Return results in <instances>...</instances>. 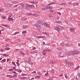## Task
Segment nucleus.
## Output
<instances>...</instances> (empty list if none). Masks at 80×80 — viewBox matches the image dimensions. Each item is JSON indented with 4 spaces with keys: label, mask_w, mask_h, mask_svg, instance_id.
I'll use <instances>...</instances> for the list:
<instances>
[{
    "label": "nucleus",
    "mask_w": 80,
    "mask_h": 80,
    "mask_svg": "<svg viewBox=\"0 0 80 80\" xmlns=\"http://www.w3.org/2000/svg\"><path fill=\"white\" fill-rule=\"evenodd\" d=\"M37 22L38 23H40V24H41V25H43L44 24V25L48 28H49V27H50V25L46 23H43V21L42 20H39Z\"/></svg>",
    "instance_id": "f257e3e1"
},
{
    "label": "nucleus",
    "mask_w": 80,
    "mask_h": 80,
    "mask_svg": "<svg viewBox=\"0 0 80 80\" xmlns=\"http://www.w3.org/2000/svg\"><path fill=\"white\" fill-rule=\"evenodd\" d=\"M79 53V52L77 51V50H74L72 52V54L73 56H74V55H76L77 54H78Z\"/></svg>",
    "instance_id": "f03ea898"
},
{
    "label": "nucleus",
    "mask_w": 80,
    "mask_h": 80,
    "mask_svg": "<svg viewBox=\"0 0 80 80\" xmlns=\"http://www.w3.org/2000/svg\"><path fill=\"white\" fill-rule=\"evenodd\" d=\"M54 30H57V31H58V32H60V28H59V27H54Z\"/></svg>",
    "instance_id": "7ed1b4c3"
},
{
    "label": "nucleus",
    "mask_w": 80,
    "mask_h": 80,
    "mask_svg": "<svg viewBox=\"0 0 80 80\" xmlns=\"http://www.w3.org/2000/svg\"><path fill=\"white\" fill-rule=\"evenodd\" d=\"M12 4L9 3L6 4L5 5V7H9L12 6Z\"/></svg>",
    "instance_id": "20e7f679"
},
{
    "label": "nucleus",
    "mask_w": 80,
    "mask_h": 80,
    "mask_svg": "<svg viewBox=\"0 0 80 80\" xmlns=\"http://www.w3.org/2000/svg\"><path fill=\"white\" fill-rule=\"evenodd\" d=\"M2 26H3V27H6V28H8L10 27V26H8V25H5V24H2Z\"/></svg>",
    "instance_id": "39448f33"
},
{
    "label": "nucleus",
    "mask_w": 80,
    "mask_h": 80,
    "mask_svg": "<svg viewBox=\"0 0 80 80\" xmlns=\"http://www.w3.org/2000/svg\"><path fill=\"white\" fill-rule=\"evenodd\" d=\"M34 25L36 27H37L38 28H41V26L40 25H39L38 24H35Z\"/></svg>",
    "instance_id": "423d86ee"
},
{
    "label": "nucleus",
    "mask_w": 80,
    "mask_h": 80,
    "mask_svg": "<svg viewBox=\"0 0 80 80\" xmlns=\"http://www.w3.org/2000/svg\"><path fill=\"white\" fill-rule=\"evenodd\" d=\"M26 8H27V6L28 7H30V8H32V5L28 4H25Z\"/></svg>",
    "instance_id": "0eeeda50"
},
{
    "label": "nucleus",
    "mask_w": 80,
    "mask_h": 80,
    "mask_svg": "<svg viewBox=\"0 0 80 80\" xmlns=\"http://www.w3.org/2000/svg\"><path fill=\"white\" fill-rule=\"evenodd\" d=\"M70 31H71L72 32H74V31H75V29L71 28L70 29Z\"/></svg>",
    "instance_id": "6e6552de"
},
{
    "label": "nucleus",
    "mask_w": 80,
    "mask_h": 80,
    "mask_svg": "<svg viewBox=\"0 0 80 80\" xmlns=\"http://www.w3.org/2000/svg\"><path fill=\"white\" fill-rule=\"evenodd\" d=\"M20 5L21 6L22 8H25V4H24L23 3H20Z\"/></svg>",
    "instance_id": "1a4fd4ad"
},
{
    "label": "nucleus",
    "mask_w": 80,
    "mask_h": 80,
    "mask_svg": "<svg viewBox=\"0 0 80 80\" xmlns=\"http://www.w3.org/2000/svg\"><path fill=\"white\" fill-rule=\"evenodd\" d=\"M68 63V64H69V65H70V66H72V67L73 66V63L72 62H70Z\"/></svg>",
    "instance_id": "9d476101"
},
{
    "label": "nucleus",
    "mask_w": 80,
    "mask_h": 80,
    "mask_svg": "<svg viewBox=\"0 0 80 80\" xmlns=\"http://www.w3.org/2000/svg\"><path fill=\"white\" fill-rule=\"evenodd\" d=\"M32 15H33L34 17H38L39 15L38 13L33 14Z\"/></svg>",
    "instance_id": "9b49d317"
},
{
    "label": "nucleus",
    "mask_w": 80,
    "mask_h": 80,
    "mask_svg": "<svg viewBox=\"0 0 80 80\" xmlns=\"http://www.w3.org/2000/svg\"><path fill=\"white\" fill-rule=\"evenodd\" d=\"M73 4L74 5H75V6H77L78 5V3L77 2H74L73 3Z\"/></svg>",
    "instance_id": "f8f14e48"
},
{
    "label": "nucleus",
    "mask_w": 80,
    "mask_h": 80,
    "mask_svg": "<svg viewBox=\"0 0 80 80\" xmlns=\"http://www.w3.org/2000/svg\"><path fill=\"white\" fill-rule=\"evenodd\" d=\"M8 20H8V22H10V21H13V18H9V19H8Z\"/></svg>",
    "instance_id": "ddd939ff"
},
{
    "label": "nucleus",
    "mask_w": 80,
    "mask_h": 80,
    "mask_svg": "<svg viewBox=\"0 0 80 80\" xmlns=\"http://www.w3.org/2000/svg\"><path fill=\"white\" fill-rule=\"evenodd\" d=\"M27 26L26 25H24L23 26V28L24 29H25L27 28Z\"/></svg>",
    "instance_id": "4468645a"
},
{
    "label": "nucleus",
    "mask_w": 80,
    "mask_h": 80,
    "mask_svg": "<svg viewBox=\"0 0 80 80\" xmlns=\"http://www.w3.org/2000/svg\"><path fill=\"white\" fill-rule=\"evenodd\" d=\"M42 10H48V9L47 8H42Z\"/></svg>",
    "instance_id": "2eb2a0df"
},
{
    "label": "nucleus",
    "mask_w": 80,
    "mask_h": 80,
    "mask_svg": "<svg viewBox=\"0 0 80 80\" xmlns=\"http://www.w3.org/2000/svg\"><path fill=\"white\" fill-rule=\"evenodd\" d=\"M69 61H67V60H66L65 61V63H66L67 64H68V62H69Z\"/></svg>",
    "instance_id": "dca6fc26"
},
{
    "label": "nucleus",
    "mask_w": 80,
    "mask_h": 80,
    "mask_svg": "<svg viewBox=\"0 0 80 80\" xmlns=\"http://www.w3.org/2000/svg\"><path fill=\"white\" fill-rule=\"evenodd\" d=\"M6 61V59H3L1 61V62H2L3 63H4V62H5Z\"/></svg>",
    "instance_id": "f3484780"
},
{
    "label": "nucleus",
    "mask_w": 80,
    "mask_h": 80,
    "mask_svg": "<svg viewBox=\"0 0 80 80\" xmlns=\"http://www.w3.org/2000/svg\"><path fill=\"white\" fill-rule=\"evenodd\" d=\"M65 45L67 46H68V47H70V45H68V43H65Z\"/></svg>",
    "instance_id": "a211bd4d"
},
{
    "label": "nucleus",
    "mask_w": 80,
    "mask_h": 80,
    "mask_svg": "<svg viewBox=\"0 0 80 80\" xmlns=\"http://www.w3.org/2000/svg\"><path fill=\"white\" fill-rule=\"evenodd\" d=\"M60 45L61 46H62V47H63V46H64V43L63 42H62L61 43Z\"/></svg>",
    "instance_id": "6ab92c4d"
},
{
    "label": "nucleus",
    "mask_w": 80,
    "mask_h": 80,
    "mask_svg": "<svg viewBox=\"0 0 80 80\" xmlns=\"http://www.w3.org/2000/svg\"><path fill=\"white\" fill-rule=\"evenodd\" d=\"M36 38H43V36H37L36 37Z\"/></svg>",
    "instance_id": "aec40b11"
},
{
    "label": "nucleus",
    "mask_w": 80,
    "mask_h": 80,
    "mask_svg": "<svg viewBox=\"0 0 80 80\" xmlns=\"http://www.w3.org/2000/svg\"><path fill=\"white\" fill-rule=\"evenodd\" d=\"M50 63L52 64H54V63H55V62L53 61H51L50 62Z\"/></svg>",
    "instance_id": "412c9836"
},
{
    "label": "nucleus",
    "mask_w": 80,
    "mask_h": 80,
    "mask_svg": "<svg viewBox=\"0 0 80 80\" xmlns=\"http://www.w3.org/2000/svg\"><path fill=\"white\" fill-rule=\"evenodd\" d=\"M43 33H44L45 35H49V34L48 33L44 32Z\"/></svg>",
    "instance_id": "4be33fe9"
},
{
    "label": "nucleus",
    "mask_w": 80,
    "mask_h": 80,
    "mask_svg": "<svg viewBox=\"0 0 80 80\" xmlns=\"http://www.w3.org/2000/svg\"><path fill=\"white\" fill-rule=\"evenodd\" d=\"M21 54L23 55V56H25V54L22 52H21Z\"/></svg>",
    "instance_id": "5701e85b"
},
{
    "label": "nucleus",
    "mask_w": 80,
    "mask_h": 80,
    "mask_svg": "<svg viewBox=\"0 0 80 80\" xmlns=\"http://www.w3.org/2000/svg\"><path fill=\"white\" fill-rule=\"evenodd\" d=\"M26 31H23L22 32V35H23L24 34H26Z\"/></svg>",
    "instance_id": "b1692460"
},
{
    "label": "nucleus",
    "mask_w": 80,
    "mask_h": 80,
    "mask_svg": "<svg viewBox=\"0 0 80 80\" xmlns=\"http://www.w3.org/2000/svg\"><path fill=\"white\" fill-rule=\"evenodd\" d=\"M2 55L3 56H5V57H8V55L7 54H4Z\"/></svg>",
    "instance_id": "393cba45"
},
{
    "label": "nucleus",
    "mask_w": 80,
    "mask_h": 80,
    "mask_svg": "<svg viewBox=\"0 0 80 80\" xmlns=\"http://www.w3.org/2000/svg\"><path fill=\"white\" fill-rule=\"evenodd\" d=\"M11 17H12V15L9 14V16L8 19H10V18H11Z\"/></svg>",
    "instance_id": "a878e982"
},
{
    "label": "nucleus",
    "mask_w": 80,
    "mask_h": 80,
    "mask_svg": "<svg viewBox=\"0 0 80 80\" xmlns=\"http://www.w3.org/2000/svg\"><path fill=\"white\" fill-rule=\"evenodd\" d=\"M28 63L29 64H30V65H33V62L31 61H30L28 62Z\"/></svg>",
    "instance_id": "bb28decb"
},
{
    "label": "nucleus",
    "mask_w": 80,
    "mask_h": 80,
    "mask_svg": "<svg viewBox=\"0 0 80 80\" xmlns=\"http://www.w3.org/2000/svg\"><path fill=\"white\" fill-rule=\"evenodd\" d=\"M69 54L68 55H72V52H69Z\"/></svg>",
    "instance_id": "cd10ccee"
},
{
    "label": "nucleus",
    "mask_w": 80,
    "mask_h": 80,
    "mask_svg": "<svg viewBox=\"0 0 80 80\" xmlns=\"http://www.w3.org/2000/svg\"><path fill=\"white\" fill-rule=\"evenodd\" d=\"M36 77L37 78H38H38H40V76H37Z\"/></svg>",
    "instance_id": "c85d7f7f"
},
{
    "label": "nucleus",
    "mask_w": 80,
    "mask_h": 80,
    "mask_svg": "<svg viewBox=\"0 0 80 80\" xmlns=\"http://www.w3.org/2000/svg\"><path fill=\"white\" fill-rule=\"evenodd\" d=\"M17 77V75L15 74L14 75L12 76V77H13V78H15V77Z\"/></svg>",
    "instance_id": "c756f323"
},
{
    "label": "nucleus",
    "mask_w": 80,
    "mask_h": 80,
    "mask_svg": "<svg viewBox=\"0 0 80 80\" xmlns=\"http://www.w3.org/2000/svg\"><path fill=\"white\" fill-rule=\"evenodd\" d=\"M12 3H13V4H16V3H17V2H12Z\"/></svg>",
    "instance_id": "7c9ffc66"
},
{
    "label": "nucleus",
    "mask_w": 80,
    "mask_h": 80,
    "mask_svg": "<svg viewBox=\"0 0 80 80\" xmlns=\"http://www.w3.org/2000/svg\"><path fill=\"white\" fill-rule=\"evenodd\" d=\"M27 18H24L22 19V20H24V21H25L26 20H27Z\"/></svg>",
    "instance_id": "2f4dec72"
},
{
    "label": "nucleus",
    "mask_w": 80,
    "mask_h": 80,
    "mask_svg": "<svg viewBox=\"0 0 80 80\" xmlns=\"http://www.w3.org/2000/svg\"><path fill=\"white\" fill-rule=\"evenodd\" d=\"M28 62H29L31 61V58H28Z\"/></svg>",
    "instance_id": "473e14b6"
},
{
    "label": "nucleus",
    "mask_w": 80,
    "mask_h": 80,
    "mask_svg": "<svg viewBox=\"0 0 80 80\" xmlns=\"http://www.w3.org/2000/svg\"><path fill=\"white\" fill-rule=\"evenodd\" d=\"M36 53V51H34V52H31V53L32 54H35V53Z\"/></svg>",
    "instance_id": "72a5a7b5"
},
{
    "label": "nucleus",
    "mask_w": 80,
    "mask_h": 80,
    "mask_svg": "<svg viewBox=\"0 0 80 80\" xmlns=\"http://www.w3.org/2000/svg\"><path fill=\"white\" fill-rule=\"evenodd\" d=\"M26 78V77L22 78H21V79L24 80V79H25V78Z\"/></svg>",
    "instance_id": "f704fd0d"
},
{
    "label": "nucleus",
    "mask_w": 80,
    "mask_h": 80,
    "mask_svg": "<svg viewBox=\"0 0 80 80\" xmlns=\"http://www.w3.org/2000/svg\"><path fill=\"white\" fill-rule=\"evenodd\" d=\"M53 4H55V3H51L49 4V5H53Z\"/></svg>",
    "instance_id": "c9c22d12"
},
{
    "label": "nucleus",
    "mask_w": 80,
    "mask_h": 80,
    "mask_svg": "<svg viewBox=\"0 0 80 80\" xmlns=\"http://www.w3.org/2000/svg\"><path fill=\"white\" fill-rule=\"evenodd\" d=\"M64 75L65 78L67 79V74H65Z\"/></svg>",
    "instance_id": "e433bc0d"
},
{
    "label": "nucleus",
    "mask_w": 80,
    "mask_h": 80,
    "mask_svg": "<svg viewBox=\"0 0 80 80\" xmlns=\"http://www.w3.org/2000/svg\"><path fill=\"white\" fill-rule=\"evenodd\" d=\"M18 7V5H14L13 6V7H14L15 8H16Z\"/></svg>",
    "instance_id": "4c0bfd02"
},
{
    "label": "nucleus",
    "mask_w": 80,
    "mask_h": 80,
    "mask_svg": "<svg viewBox=\"0 0 80 80\" xmlns=\"http://www.w3.org/2000/svg\"><path fill=\"white\" fill-rule=\"evenodd\" d=\"M78 77L79 78H80V73H78Z\"/></svg>",
    "instance_id": "58836bf2"
},
{
    "label": "nucleus",
    "mask_w": 80,
    "mask_h": 80,
    "mask_svg": "<svg viewBox=\"0 0 80 80\" xmlns=\"http://www.w3.org/2000/svg\"><path fill=\"white\" fill-rule=\"evenodd\" d=\"M61 5H66V3H61Z\"/></svg>",
    "instance_id": "ea45409f"
},
{
    "label": "nucleus",
    "mask_w": 80,
    "mask_h": 80,
    "mask_svg": "<svg viewBox=\"0 0 80 80\" xmlns=\"http://www.w3.org/2000/svg\"><path fill=\"white\" fill-rule=\"evenodd\" d=\"M19 33V32H17L15 33V35H17V34Z\"/></svg>",
    "instance_id": "a19ab883"
},
{
    "label": "nucleus",
    "mask_w": 80,
    "mask_h": 80,
    "mask_svg": "<svg viewBox=\"0 0 80 80\" xmlns=\"http://www.w3.org/2000/svg\"><path fill=\"white\" fill-rule=\"evenodd\" d=\"M51 51V50L50 49H47V51L48 52H50Z\"/></svg>",
    "instance_id": "79ce46f5"
},
{
    "label": "nucleus",
    "mask_w": 80,
    "mask_h": 80,
    "mask_svg": "<svg viewBox=\"0 0 80 80\" xmlns=\"http://www.w3.org/2000/svg\"><path fill=\"white\" fill-rule=\"evenodd\" d=\"M2 18H3V19H5V18H6V17H4V16H2Z\"/></svg>",
    "instance_id": "37998d69"
},
{
    "label": "nucleus",
    "mask_w": 80,
    "mask_h": 80,
    "mask_svg": "<svg viewBox=\"0 0 80 80\" xmlns=\"http://www.w3.org/2000/svg\"><path fill=\"white\" fill-rule=\"evenodd\" d=\"M5 49L6 50H10V48H7Z\"/></svg>",
    "instance_id": "c03bdc74"
},
{
    "label": "nucleus",
    "mask_w": 80,
    "mask_h": 80,
    "mask_svg": "<svg viewBox=\"0 0 80 80\" xmlns=\"http://www.w3.org/2000/svg\"><path fill=\"white\" fill-rule=\"evenodd\" d=\"M31 3H33V4H34V3H35V2H34V1H31Z\"/></svg>",
    "instance_id": "a18cd8bd"
},
{
    "label": "nucleus",
    "mask_w": 80,
    "mask_h": 80,
    "mask_svg": "<svg viewBox=\"0 0 80 80\" xmlns=\"http://www.w3.org/2000/svg\"><path fill=\"white\" fill-rule=\"evenodd\" d=\"M69 52H66L65 53V54H66V55H68V54H69V53H68Z\"/></svg>",
    "instance_id": "49530a36"
},
{
    "label": "nucleus",
    "mask_w": 80,
    "mask_h": 80,
    "mask_svg": "<svg viewBox=\"0 0 80 80\" xmlns=\"http://www.w3.org/2000/svg\"><path fill=\"white\" fill-rule=\"evenodd\" d=\"M55 23H60V21H56L55 22Z\"/></svg>",
    "instance_id": "de8ad7c7"
},
{
    "label": "nucleus",
    "mask_w": 80,
    "mask_h": 80,
    "mask_svg": "<svg viewBox=\"0 0 80 80\" xmlns=\"http://www.w3.org/2000/svg\"><path fill=\"white\" fill-rule=\"evenodd\" d=\"M42 54L43 55H45L46 54V52H42Z\"/></svg>",
    "instance_id": "09e8293b"
},
{
    "label": "nucleus",
    "mask_w": 80,
    "mask_h": 80,
    "mask_svg": "<svg viewBox=\"0 0 80 80\" xmlns=\"http://www.w3.org/2000/svg\"><path fill=\"white\" fill-rule=\"evenodd\" d=\"M50 6H49V7H47V8H46L48 9H48H49V10H50Z\"/></svg>",
    "instance_id": "8fccbe9b"
},
{
    "label": "nucleus",
    "mask_w": 80,
    "mask_h": 80,
    "mask_svg": "<svg viewBox=\"0 0 80 80\" xmlns=\"http://www.w3.org/2000/svg\"><path fill=\"white\" fill-rule=\"evenodd\" d=\"M18 10V9L17 8H15L14 10V11H16Z\"/></svg>",
    "instance_id": "3c124183"
},
{
    "label": "nucleus",
    "mask_w": 80,
    "mask_h": 80,
    "mask_svg": "<svg viewBox=\"0 0 80 80\" xmlns=\"http://www.w3.org/2000/svg\"><path fill=\"white\" fill-rule=\"evenodd\" d=\"M79 68V66H78V67H77L76 68V70H78Z\"/></svg>",
    "instance_id": "603ef678"
},
{
    "label": "nucleus",
    "mask_w": 80,
    "mask_h": 80,
    "mask_svg": "<svg viewBox=\"0 0 80 80\" xmlns=\"http://www.w3.org/2000/svg\"><path fill=\"white\" fill-rule=\"evenodd\" d=\"M46 51H47V49L43 50V52H46Z\"/></svg>",
    "instance_id": "864d4df0"
},
{
    "label": "nucleus",
    "mask_w": 80,
    "mask_h": 80,
    "mask_svg": "<svg viewBox=\"0 0 80 80\" xmlns=\"http://www.w3.org/2000/svg\"><path fill=\"white\" fill-rule=\"evenodd\" d=\"M57 50H60V48H57Z\"/></svg>",
    "instance_id": "5fc2aeb1"
},
{
    "label": "nucleus",
    "mask_w": 80,
    "mask_h": 80,
    "mask_svg": "<svg viewBox=\"0 0 80 80\" xmlns=\"http://www.w3.org/2000/svg\"><path fill=\"white\" fill-rule=\"evenodd\" d=\"M36 49V48L35 47H33L32 48V50H35Z\"/></svg>",
    "instance_id": "6e6d98bb"
},
{
    "label": "nucleus",
    "mask_w": 80,
    "mask_h": 80,
    "mask_svg": "<svg viewBox=\"0 0 80 80\" xmlns=\"http://www.w3.org/2000/svg\"><path fill=\"white\" fill-rule=\"evenodd\" d=\"M56 19H58H58H59V17L58 16L57 17Z\"/></svg>",
    "instance_id": "4d7b16f0"
},
{
    "label": "nucleus",
    "mask_w": 80,
    "mask_h": 80,
    "mask_svg": "<svg viewBox=\"0 0 80 80\" xmlns=\"http://www.w3.org/2000/svg\"><path fill=\"white\" fill-rule=\"evenodd\" d=\"M12 64H13V65H15V62H12Z\"/></svg>",
    "instance_id": "13d9d810"
},
{
    "label": "nucleus",
    "mask_w": 80,
    "mask_h": 80,
    "mask_svg": "<svg viewBox=\"0 0 80 80\" xmlns=\"http://www.w3.org/2000/svg\"><path fill=\"white\" fill-rule=\"evenodd\" d=\"M45 76H47V75H48V73H46L45 74Z\"/></svg>",
    "instance_id": "bf43d9fd"
},
{
    "label": "nucleus",
    "mask_w": 80,
    "mask_h": 80,
    "mask_svg": "<svg viewBox=\"0 0 80 80\" xmlns=\"http://www.w3.org/2000/svg\"><path fill=\"white\" fill-rule=\"evenodd\" d=\"M9 60H10V59H7V62H9Z\"/></svg>",
    "instance_id": "052dcab7"
},
{
    "label": "nucleus",
    "mask_w": 80,
    "mask_h": 80,
    "mask_svg": "<svg viewBox=\"0 0 80 80\" xmlns=\"http://www.w3.org/2000/svg\"><path fill=\"white\" fill-rule=\"evenodd\" d=\"M50 9H52V8H53V7L52 6L50 7Z\"/></svg>",
    "instance_id": "680f3d73"
},
{
    "label": "nucleus",
    "mask_w": 80,
    "mask_h": 80,
    "mask_svg": "<svg viewBox=\"0 0 80 80\" xmlns=\"http://www.w3.org/2000/svg\"><path fill=\"white\" fill-rule=\"evenodd\" d=\"M3 11V9H0V12H2Z\"/></svg>",
    "instance_id": "e2e57ef3"
},
{
    "label": "nucleus",
    "mask_w": 80,
    "mask_h": 80,
    "mask_svg": "<svg viewBox=\"0 0 80 80\" xmlns=\"http://www.w3.org/2000/svg\"><path fill=\"white\" fill-rule=\"evenodd\" d=\"M38 73H39V74H42V73L40 72H38Z\"/></svg>",
    "instance_id": "0e129e2a"
},
{
    "label": "nucleus",
    "mask_w": 80,
    "mask_h": 80,
    "mask_svg": "<svg viewBox=\"0 0 80 80\" xmlns=\"http://www.w3.org/2000/svg\"><path fill=\"white\" fill-rule=\"evenodd\" d=\"M13 69H10V71H13Z\"/></svg>",
    "instance_id": "69168bd1"
},
{
    "label": "nucleus",
    "mask_w": 80,
    "mask_h": 80,
    "mask_svg": "<svg viewBox=\"0 0 80 80\" xmlns=\"http://www.w3.org/2000/svg\"><path fill=\"white\" fill-rule=\"evenodd\" d=\"M32 7H34V6L33 5H31Z\"/></svg>",
    "instance_id": "338daca9"
},
{
    "label": "nucleus",
    "mask_w": 80,
    "mask_h": 80,
    "mask_svg": "<svg viewBox=\"0 0 80 80\" xmlns=\"http://www.w3.org/2000/svg\"><path fill=\"white\" fill-rule=\"evenodd\" d=\"M64 50L66 51V50H67V49L66 48H64Z\"/></svg>",
    "instance_id": "774afa93"
}]
</instances>
